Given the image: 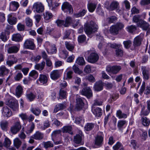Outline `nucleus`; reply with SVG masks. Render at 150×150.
<instances>
[{
  "label": "nucleus",
  "mask_w": 150,
  "mask_h": 150,
  "mask_svg": "<svg viewBox=\"0 0 150 150\" xmlns=\"http://www.w3.org/2000/svg\"><path fill=\"white\" fill-rule=\"evenodd\" d=\"M11 143V141L7 137L5 138L4 142V146L8 148L10 146Z\"/></svg>",
  "instance_id": "nucleus-54"
},
{
  "label": "nucleus",
  "mask_w": 150,
  "mask_h": 150,
  "mask_svg": "<svg viewBox=\"0 0 150 150\" xmlns=\"http://www.w3.org/2000/svg\"><path fill=\"white\" fill-rule=\"evenodd\" d=\"M104 6L109 11H113L119 8V3L117 1H113L110 3L107 1L104 3Z\"/></svg>",
  "instance_id": "nucleus-3"
},
{
  "label": "nucleus",
  "mask_w": 150,
  "mask_h": 150,
  "mask_svg": "<svg viewBox=\"0 0 150 150\" xmlns=\"http://www.w3.org/2000/svg\"><path fill=\"white\" fill-rule=\"evenodd\" d=\"M31 111L36 116L38 115L41 112L40 110L38 108H32L31 109Z\"/></svg>",
  "instance_id": "nucleus-50"
},
{
  "label": "nucleus",
  "mask_w": 150,
  "mask_h": 150,
  "mask_svg": "<svg viewBox=\"0 0 150 150\" xmlns=\"http://www.w3.org/2000/svg\"><path fill=\"white\" fill-rule=\"evenodd\" d=\"M122 147V145L120 142H118L113 146L112 148L114 150H117L120 148H121L120 150H123Z\"/></svg>",
  "instance_id": "nucleus-53"
},
{
  "label": "nucleus",
  "mask_w": 150,
  "mask_h": 150,
  "mask_svg": "<svg viewBox=\"0 0 150 150\" xmlns=\"http://www.w3.org/2000/svg\"><path fill=\"white\" fill-rule=\"evenodd\" d=\"M8 122L6 120H2L0 123V125L1 128L4 130H6L8 127Z\"/></svg>",
  "instance_id": "nucleus-33"
},
{
  "label": "nucleus",
  "mask_w": 150,
  "mask_h": 150,
  "mask_svg": "<svg viewBox=\"0 0 150 150\" xmlns=\"http://www.w3.org/2000/svg\"><path fill=\"white\" fill-rule=\"evenodd\" d=\"M11 27L8 25L5 28L4 32H2L0 35V38L4 42L6 41L9 38V35H10V30Z\"/></svg>",
  "instance_id": "nucleus-5"
},
{
  "label": "nucleus",
  "mask_w": 150,
  "mask_h": 150,
  "mask_svg": "<svg viewBox=\"0 0 150 150\" xmlns=\"http://www.w3.org/2000/svg\"><path fill=\"white\" fill-rule=\"evenodd\" d=\"M115 52L116 55L118 57H121L123 55V52L120 49H117Z\"/></svg>",
  "instance_id": "nucleus-64"
},
{
  "label": "nucleus",
  "mask_w": 150,
  "mask_h": 150,
  "mask_svg": "<svg viewBox=\"0 0 150 150\" xmlns=\"http://www.w3.org/2000/svg\"><path fill=\"white\" fill-rule=\"evenodd\" d=\"M103 139L104 135L103 133L98 134L94 140V144L99 147H101L103 144Z\"/></svg>",
  "instance_id": "nucleus-6"
},
{
  "label": "nucleus",
  "mask_w": 150,
  "mask_h": 150,
  "mask_svg": "<svg viewBox=\"0 0 150 150\" xmlns=\"http://www.w3.org/2000/svg\"><path fill=\"white\" fill-rule=\"evenodd\" d=\"M38 74L37 71L35 70H33L30 72L29 76L35 79H36L38 77Z\"/></svg>",
  "instance_id": "nucleus-51"
},
{
  "label": "nucleus",
  "mask_w": 150,
  "mask_h": 150,
  "mask_svg": "<svg viewBox=\"0 0 150 150\" xmlns=\"http://www.w3.org/2000/svg\"><path fill=\"white\" fill-rule=\"evenodd\" d=\"M42 145L45 149L52 147L54 146V144L52 142L50 141L43 142Z\"/></svg>",
  "instance_id": "nucleus-40"
},
{
  "label": "nucleus",
  "mask_w": 150,
  "mask_h": 150,
  "mask_svg": "<svg viewBox=\"0 0 150 150\" xmlns=\"http://www.w3.org/2000/svg\"><path fill=\"white\" fill-rule=\"evenodd\" d=\"M5 103L13 110L16 111L18 110V104L15 99L13 98L8 99L6 101Z\"/></svg>",
  "instance_id": "nucleus-4"
},
{
  "label": "nucleus",
  "mask_w": 150,
  "mask_h": 150,
  "mask_svg": "<svg viewBox=\"0 0 150 150\" xmlns=\"http://www.w3.org/2000/svg\"><path fill=\"white\" fill-rule=\"evenodd\" d=\"M41 59V57L39 55L37 56H33L31 58V60L36 62H38Z\"/></svg>",
  "instance_id": "nucleus-56"
},
{
  "label": "nucleus",
  "mask_w": 150,
  "mask_h": 150,
  "mask_svg": "<svg viewBox=\"0 0 150 150\" xmlns=\"http://www.w3.org/2000/svg\"><path fill=\"white\" fill-rule=\"evenodd\" d=\"M117 20V18L115 16H110L106 19L107 21L109 23H114Z\"/></svg>",
  "instance_id": "nucleus-52"
},
{
  "label": "nucleus",
  "mask_w": 150,
  "mask_h": 150,
  "mask_svg": "<svg viewBox=\"0 0 150 150\" xmlns=\"http://www.w3.org/2000/svg\"><path fill=\"white\" fill-rule=\"evenodd\" d=\"M86 11H87L85 9H83L79 13L75 14L74 16L76 18L83 16L86 13Z\"/></svg>",
  "instance_id": "nucleus-44"
},
{
  "label": "nucleus",
  "mask_w": 150,
  "mask_h": 150,
  "mask_svg": "<svg viewBox=\"0 0 150 150\" xmlns=\"http://www.w3.org/2000/svg\"><path fill=\"white\" fill-rule=\"evenodd\" d=\"M123 43L125 47L127 49H129L130 47L132 44L131 41L130 40L124 41L123 42Z\"/></svg>",
  "instance_id": "nucleus-58"
},
{
  "label": "nucleus",
  "mask_w": 150,
  "mask_h": 150,
  "mask_svg": "<svg viewBox=\"0 0 150 150\" xmlns=\"http://www.w3.org/2000/svg\"><path fill=\"white\" fill-rule=\"evenodd\" d=\"M93 113L96 116L100 117L102 115V110L100 108H96L93 110Z\"/></svg>",
  "instance_id": "nucleus-38"
},
{
  "label": "nucleus",
  "mask_w": 150,
  "mask_h": 150,
  "mask_svg": "<svg viewBox=\"0 0 150 150\" xmlns=\"http://www.w3.org/2000/svg\"><path fill=\"white\" fill-rule=\"evenodd\" d=\"M90 55L88 57L87 61L91 63H93L96 62L98 59L99 57L98 54L93 50H89L85 53L84 55L86 57L88 54Z\"/></svg>",
  "instance_id": "nucleus-2"
},
{
  "label": "nucleus",
  "mask_w": 150,
  "mask_h": 150,
  "mask_svg": "<svg viewBox=\"0 0 150 150\" xmlns=\"http://www.w3.org/2000/svg\"><path fill=\"white\" fill-rule=\"evenodd\" d=\"M17 62V59L15 60V61H12L10 60H8L6 61V64L9 67H11L14 63H16Z\"/></svg>",
  "instance_id": "nucleus-63"
},
{
  "label": "nucleus",
  "mask_w": 150,
  "mask_h": 150,
  "mask_svg": "<svg viewBox=\"0 0 150 150\" xmlns=\"http://www.w3.org/2000/svg\"><path fill=\"white\" fill-rule=\"evenodd\" d=\"M72 69L75 73L79 74H81L82 72V71L80 70L79 68L75 65L72 67Z\"/></svg>",
  "instance_id": "nucleus-59"
},
{
  "label": "nucleus",
  "mask_w": 150,
  "mask_h": 150,
  "mask_svg": "<svg viewBox=\"0 0 150 150\" xmlns=\"http://www.w3.org/2000/svg\"><path fill=\"white\" fill-rule=\"evenodd\" d=\"M35 128V125L33 122L31 123L30 125V127L29 129L26 132L27 134H30L31 133L33 130Z\"/></svg>",
  "instance_id": "nucleus-62"
},
{
  "label": "nucleus",
  "mask_w": 150,
  "mask_h": 150,
  "mask_svg": "<svg viewBox=\"0 0 150 150\" xmlns=\"http://www.w3.org/2000/svg\"><path fill=\"white\" fill-rule=\"evenodd\" d=\"M14 146L17 149H18L21 144V142L18 138H16L13 140Z\"/></svg>",
  "instance_id": "nucleus-43"
},
{
  "label": "nucleus",
  "mask_w": 150,
  "mask_h": 150,
  "mask_svg": "<svg viewBox=\"0 0 150 150\" xmlns=\"http://www.w3.org/2000/svg\"><path fill=\"white\" fill-rule=\"evenodd\" d=\"M33 40V39H26L23 44L24 47L26 49L34 50L35 47V45Z\"/></svg>",
  "instance_id": "nucleus-8"
},
{
  "label": "nucleus",
  "mask_w": 150,
  "mask_h": 150,
  "mask_svg": "<svg viewBox=\"0 0 150 150\" xmlns=\"http://www.w3.org/2000/svg\"><path fill=\"white\" fill-rule=\"evenodd\" d=\"M44 137L43 134L41 132L38 131L31 137V138H33L37 140H41L43 139Z\"/></svg>",
  "instance_id": "nucleus-20"
},
{
  "label": "nucleus",
  "mask_w": 150,
  "mask_h": 150,
  "mask_svg": "<svg viewBox=\"0 0 150 150\" xmlns=\"http://www.w3.org/2000/svg\"><path fill=\"white\" fill-rule=\"evenodd\" d=\"M72 128L71 126H67L64 127L62 129V131L63 133H68L70 134H72Z\"/></svg>",
  "instance_id": "nucleus-31"
},
{
  "label": "nucleus",
  "mask_w": 150,
  "mask_h": 150,
  "mask_svg": "<svg viewBox=\"0 0 150 150\" xmlns=\"http://www.w3.org/2000/svg\"><path fill=\"white\" fill-rule=\"evenodd\" d=\"M121 69V66L117 65L112 66H108L106 68V71L108 72L111 73L113 74H117Z\"/></svg>",
  "instance_id": "nucleus-9"
},
{
  "label": "nucleus",
  "mask_w": 150,
  "mask_h": 150,
  "mask_svg": "<svg viewBox=\"0 0 150 150\" xmlns=\"http://www.w3.org/2000/svg\"><path fill=\"white\" fill-rule=\"evenodd\" d=\"M73 20L70 16L66 17L64 21V27H68L71 24H72Z\"/></svg>",
  "instance_id": "nucleus-36"
},
{
  "label": "nucleus",
  "mask_w": 150,
  "mask_h": 150,
  "mask_svg": "<svg viewBox=\"0 0 150 150\" xmlns=\"http://www.w3.org/2000/svg\"><path fill=\"white\" fill-rule=\"evenodd\" d=\"M62 10L65 11L67 9L69 10V12H71V10H72V6L68 2H64L62 6Z\"/></svg>",
  "instance_id": "nucleus-22"
},
{
  "label": "nucleus",
  "mask_w": 150,
  "mask_h": 150,
  "mask_svg": "<svg viewBox=\"0 0 150 150\" xmlns=\"http://www.w3.org/2000/svg\"><path fill=\"white\" fill-rule=\"evenodd\" d=\"M23 92V88L22 86L19 85L17 86L15 89L16 95L18 98H19L22 95Z\"/></svg>",
  "instance_id": "nucleus-23"
},
{
  "label": "nucleus",
  "mask_w": 150,
  "mask_h": 150,
  "mask_svg": "<svg viewBox=\"0 0 150 150\" xmlns=\"http://www.w3.org/2000/svg\"><path fill=\"white\" fill-rule=\"evenodd\" d=\"M47 2L48 6L49 7L51 8L52 10H54L57 8L59 5L58 3L53 2L52 0H46Z\"/></svg>",
  "instance_id": "nucleus-26"
},
{
  "label": "nucleus",
  "mask_w": 150,
  "mask_h": 150,
  "mask_svg": "<svg viewBox=\"0 0 150 150\" xmlns=\"http://www.w3.org/2000/svg\"><path fill=\"white\" fill-rule=\"evenodd\" d=\"M141 69L142 71L143 79L146 80H148L149 77V69L145 66H142L141 67Z\"/></svg>",
  "instance_id": "nucleus-13"
},
{
  "label": "nucleus",
  "mask_w": 150,
  "mask_h": 150,
  "mask_svg": "<svg viewBox=\"0 0 150 150\" xmlns=\"http://www.w3.org/2000/svg\"><path fill=\"white\" fill-rule=\"evenodd\" d=\"M45 64V62L43 61L41 63L37 64L35 66V69L41 71L44 68Z\"/></svg>",
  "instance_id": "nucleus-29"
},
{
  "label": "nucleus",
  "mask_w": 150,
  "mask_h": 150,
  "mask_svg": "<svg viewBox=\"0 0 150 150\" xmlns=\"http://www.w3.org/2000/svg\"><path fill=\"white\" fill-rule=\"evenodd\" d=\"M59 95L61 99H65L66 98L67 93L66 91L61 89L59 91Z\"/></svg>",
  "instance_id": "nucleus-49"
},
{
  "label": "nucleus",
  "mask_w": 150,
  "mask_h": 150,
  "mask_svg": "<svg viewBox=\"0 0 150 150\" xmlns=\"http://www.w3.org/2000/svg\"><path fill=\"white\" fill-rule=\"evenodd\" d=\"M137 25L143 30L146 31L150 30V25L148 22L143 20H141Z\"/></svg>",
  "instance_id": "nucleus-11"
},
{
  "label": "nucleus",
  "mask_w": 150,
  "mask_h": 150,
  "mask_svg": "<svg viewBox=\"0 0 150 150\" xmlns=\"http://www.w3.org/2000/svg\"><path fill=\"white\" fill-rule=\"evenodd\" d=\"M26 96L27 99L31 102L34 100L36 97L34 93L31 92L27 93Z\"/></svg>",
  "instance_id": "nucleus-37"
},
{
  "label": "nucleus",
  "mask_w": 150,
  "mask_h": 150,
  "mask_svg": "<svg viewBox=\"0 0 150 150\" xmlns=\"http://www.w3.org/2000/svg\"><path fill=\"white\" fill-rule=\"evenodd\" d=\"M80 93L83 95L87 97L88 98H90L92 96V91L89 87H86L83 88L80 91Z\"/></svg>",
  "instance_id": "nucleus-12"
},
{
  "label": "nucleus",
  "mask_w": 150,
  "mask_h": 150,
  "mask_svg": "<svg viewBox=\"0 0 150 150\" xmlns=\"http://www.w3.org/2000/svg\"><path fill=\"white\" fill-rule=\"evenodd\" d=\"M142 124L144 126H148L150 124V121L146 117H143L141 119Z\"/></svg>",
  "instance_id": "nucleus-42"
},
{
  "label": "nucleus",
  "mask_w": 150,
  "mask_h": 150,
  "mask_svg": "<svg viewBox=\"0 0 150 150\" xmlns=\"http://www.w3.org/2000/svg\"><path fill=\"white\" fill-rule=\"evenodd\" d=\"M33 8L34 9V11H35L38 13L42 12L44 10V6L41 2H39L35 3L33 5Z\"/></svg>",
  "instance_id": "nucleus-7"
},
{
  "label": "nucleus",
  "mask_w": 150,
  "mask_h": 150,
  "mask_svg": "<svg viewBox=\"0 0 150 150\" xmlns=\"http://www.w3.org/2000/svg\"><path fill=\"white\" fill-rule=\"evenodd\" d=\"M93 88L94 90L96 91H102L103 88V84L102 82L99 81L96 82Z\"/></svg>",
  "instance_id": "nucleus-17"
},
{
  "label": "nucleus",
  "mask_w": 150,
  "mask_h": 150,
  "mask_svg": "<svg viewBox=\"0 0 150 150\" xmlns=\"http://www.w3.org/2000/svg\"><path fill=\"white\" fill-rule=\"evenodd\" d=\"M44 18L46 20H48L52 17V15L51 13L49 12H47L44 14Z\"/></svg>",
  "instance_id": "nucleus-61"
},
{
  "label": "nucleus",
  "mask_w": 150,
  "mask_h": 150,
  "mask_svg": "<svg viewBox=\"0 0 150 150\" xmlns=\"http://www.w3.org/2000/svg\"><path fill=\"white\" fill-rule=\"evenodd\" d=\"M66 107L65 104L62 103L56 105V107L54 110V112H57L59 110H62Z\"/></svg>",
  "instance_id": "nucleus-35"
},
{
  "label": "nucleus",
  "mask_w": 150,
  "mask_h": 150,
  "mask_svg": "<svg viewBox=\"0 0 150 150\" xmlns=\"http://www.w3.org/2000/svg\"><path fill=\"white\" fill-rule=\"evenodd\" d=\"M17 18L11 13L8 16L7 21L8 23L11 25H13L16 24L17 22Z\"/></svg>",
  "instance_id": "nucleus-18"
},
{
  "label": "nucleus",
  "mask_w": 150,
  "mask_h": 150,
  "mask_svg": "<svg viewBox=\"0 0 150 150\" xmlns=\"http://www.w3.org/2000/svg\"><path fill=\"white\" fill-rule=\"evenodd\" d=\"M126 123L125 120H120L117 122V127L119 130L122 131L123 127Z\"/></svg>",
  "instance_id": "nucleus-45"
},
{
  "label": "nucleus",
  "mask_w": 150,
  "mask_h": 150,
  "mask_svg": "<svg viewBox=\"0 0 150 150\" xmlns=\"http://www.w3.org/2000/svg\"><path fill=\"white\" fill-rule=\"evenodd\" d=\"M98 29V25L96 23L93 21L86 23L84 25V30L88 36L96 31Z\"/></svg>",
  "instance_id": "nucleus-1"
},
{
  "label": "nucleus",
  "mask_w": 150,
  "mask_h": 150,
  "mask_svg": "<svg viewBox=\"0 0 150 150\" xmlns=\"http://www.w3.org/2000/svg\"><path fill=\"white\" fill-rule=\"evenodd\" d=\"M9 70L4 66H2L0 67V76H4L8 74Z\"/></svg>",
  "instance_id": "nucleus-25"
},
{
  "label": "nucleus",
  "mask_w": 150,
  "mask_h": 150,
  "mask_svg": "<svg viewBox=\"0 0 150 150\" xmlns=\"http://www.w3.org/2000/svg\"><path fill=\"white\" fill-rule=\"evenodd\" d=\"M46 50L48 53L51 54L56 53L57 51L56 46L54 44H49Z\"/></svg>",
  "instance_id": "nucleus-16"
},
{
  "label": "nucleus",
  "mask_w": 150,
  "mask_h": 150,
  "mask_svg": "<svg viewBox=\"0 0 150 150\" xmlns=\"http://www.w3.org/2000/svg\"><path fill=\"white\" fill-rule=\"evenodd\" d=\"M76 62L80 65H84L86 64L83 58L82 57H78L76 60Z\"/></svg>",
  "instance_id": "nucleus-41"
},
{
  "label": "nucleus",
  "mask_w": 150,
  "mask_h": 150,
  "mask_svg": "<svg viewBox=\"0 0 150 150\" xmlns=\"http://www.w3.org/2000/svg\"><path fill=\"white\" fill-rule=\"evenodd\" d=\"M144 35L143 34H140L139 35L136 37L134 39L133 45L134 47H136L141 45L142 41L144 38Z\"/></svg>",
  "instance_id": "nucleus-14"
},
{
  "label": "nucleus",
  "mask_w": 150,
  "mask_h": 150,
  "mask_svg": "<svg viewBox=\"0 0 150 150\" xmlns=\"http://www.w3.org/2000/svg\"><path fill=\"white\" fill-rule=\"evenodd\" d=\"M109 32L112 35H116L119 33V29L115 25H113L110 27Z\"/></svg>",
  "instance_id": "nucleus-24"
},
{
  "label": "nucleus",
  "mask_w": 150,
  "mask_h": 150,
  "mask_svg": "<svg viewBox=\"0 0 150 150\" xmlns=\"http://www.w3.org/2000/svg\"><path fill=\"white\" fill-rule=\"evenodd\" d=\"M22 126L19 121L15 122L13 125L11 127L10 130L12 133L16 134L21 128Z\"/></svg>",
  "instance_id": "nucleus-10"
},
{
  "label": "nucleus",
  "mask_w": 150,
  "mask_h": 150,
  "mask_svg": "<svg viewBox=\"0 0 150 150\" xmlns=\"http://www.w3.org/2000/svg\"><path fill=\"white\" fill-rule=\"evenodd\" d=\"M116 116L119 119H125L127 117V115L122 112V111L120 110L117 111L116 112Z\"/></svg>",
  "instance_id": "nucleus-34"
},
{
  "label": "nucleus",
  "mask_w": 150,
  "mask_h": 150,
  "mask_svg": "<svg viewBox=\"0 0 150 150\" xmlns=\"http://www.w3.org/2000/svg\"><path fill=\"white\" fill-rule=\"evenodd\" d=\"M66 48L69 51H72L73 50L74 47L69 42L66 41L65 42Z\"/></svg>",
  "instance_id": "nucleus-47"
},
{
  "label": "nucleus",
  "mask_w": 150,
  "mask_h": 150,
  "mask_svg": "<svg viewBox=\"0 0 150 150\" xmlns=\"http://www.w3.org/2000/svg\"><path fill=\"white\" fill-rule=\"evenodd\" d=\"M84 120L83 118L81 116H79L76 117L75 120L74 122L77 124L81 123V122H84Z\"/></svg>",
  "instance_id": "nucleus-55"
},
{
  "label": "nucleus",
  "mask_w": 150,
  "mask_h": 150,
  "mask_svg": "<svg viewBox=\"0 0 150 150\" xmlns=\"http://www.w3.org/2000/svg\"><path fill=\"white\" fill-rule=\"evenodd\" d=\"M126 29L129 32L133 33L136 30L137 28L135 26L132 25L127 26L126 28Z\"/></svg>",
  "instance_id": "nucleus-46"
},
{
  "label": "nucleus",
  "mask_w": 150,
  "mask_h": 150,
  "mask_svg": "<svg viewBox=\"0 0 150 150\" xmlns=\"http://www.w3.org/2000/svg\"><path fill=\"white\" fill-rule=\"evenodd\" d=\"M25 23L27 26L30 27L33 25L32 20L29 17H27L25 19Z\"/></svg>",
  "instance_id": "nucleus-60"
},
{
  "label": "nucleus",
  "mask_w": 150,
  "mask_h": 150,
  "mask_svg": "<svg viewBox=\"0 0 150 150\" xmlns=\"http://www.w3.org/2000/svg\"><path fill=\"white\" fill-rule=\"evenodd\" d=\"M82 141V137L79 134H76L74 137V142L76 144H79L81 143Z\"/></svg>",
  "instance_id": "nucleus-39"
},
{
  "label": "nucleus",
  "mask_w": 150,
  "mask_h": 150,
  "mask_svg": "<svg viewBox=\"0 0 150 150\" xmlns=\"http://www.w3.org/2000/svg\"><path fill=\"white\" fill-rule=\"evenodd\" d=\"M141 16L139 15H136L134 16L133 18L132 21L134 22L137 23V24L139 23L140 21L141 20L140 19Z\"/></svg>",
  "instance_id": "nucleus-57"
},
{
  "label": "nucleus",
  "mask_w": 150,
  "mask_h": 150,
  "mask_svg": "<svg viewBox=\"0 0 150 150\" xmlns=\"http://www.w3.org/2000/svg\"><path fill=\"white\" fill-rule=\"evenodd\" d=\"M60 73L58 70H55L51 72L50 74L51 78L53 80H56L60 77Z\"/></svg>",
  "instance_id": "nucleus-21"
},
{
  "label": "nucleus",
  "mask_w": 150,
  "mask_h": 150,
  "mask_svg": "<svg viewBox=\"0 0 150 150\" xmlns=\"http://www.w3.org/2000/svg\"><path fill=\"white\" fill-rule=\"evenodd\" d=\"M97 4L95 3L90 2L87 5L89 11L91 12H93L95 10Z\"/></svg>",
  "instance_id": "nucleus-27"
},
{
  "label": "nucleus",
  "mask_w": 150,
  "mask_h": 150,
  "mask_svg": "<svg viewBox=\"0 0 150 150\" xmlns=\"http://www.w3.org/2000/svg\"><path fill=\"white\" fill-rule=\"evenodd\" d=\"M94 125L93 123H87L85 126L84 128L85 130L88 131L91 130L94 127Z\"/></svg>",
  "instance_id": "nucleus-48"
},
{
  "label": "nucleus",
  "mask_w": 150,
  "mask_h": 150,
  "mask_svg": "<svg viewBox=\"0 0 150 150\" xmlns=\"http://www.w3.org/2000/svg\"><path fill=\"white\" fill-rule=\"evenodd\" d=\"M76 103L75 109L77 110H82L84 105V103L82 99L79 97L76 99Z\"/></svg>",
  "instance_id": "nucleus-15"
},
{
  "label": "nucleus",
  "mask_w": 150,
  "mask_h": 150,
  "mask_svg": "<svg viewBox=\"0 0 150 150\" xmlns=\"http://www.w3.org/2000/svg\"><path fill=\"white\" fill-rule=\"evenodd\" d=\"M2 113L4 116L7 117H10L12 115L11 110L6 106H4L3 108Z\"/></svg>",
  "instance_id": "nucleus-19"
},
{
  "label": "nucleus",
  "mask_w": 150,
  "mask_h": 150,
  "mask_svg": "<svg viewBox=\"0 0 150 150\" xmlns=\"http://www.w3.org/2000/svg\"><path fill=\"white\" fill-rule=\"evenodd\" d=\"M12 40L16 42H20L23 40L21 35L19 33L13 34L12 35Z\"/></svg>",
  "instance_id": "nucleus-28"
},
{
  "label": "nucleus",
  "mask_w": 150,
  "mask_h": 150,
  "mask_svg": "<svg viewBox=\"0 0 150 150\" xmlns=\"http://www.w3.org/2000/svg\"><path fill=\"white\" fill-rule=\"evenodd\" d=\"M47 77L45 75L41 74L39 76V77L38 80L39 81L40 83L43 84L46 83L47 81Z\"/></svg>",
  "instance_id": "nucleus-32"
},
{
  "label": "nucleus",
  "mask_w": 150,
  "mask_h": 150,
  "mask_svg": "<svg viewBox=\"0 0 150 150\" xmlns=\"http://www.w3.org/2000/svg\"><path fill=\"white\" fill-rule=\"evenodd\" d=\"M19 48L16 46H14L9 47L8 50V53H15L18 52L19 51Z\"/></svg>",
  "instance_id": "nucleus-30"
}]
</instances>
